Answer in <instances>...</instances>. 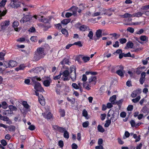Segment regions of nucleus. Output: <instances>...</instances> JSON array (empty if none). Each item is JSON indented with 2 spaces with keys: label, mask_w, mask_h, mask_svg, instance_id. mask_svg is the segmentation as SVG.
Returning a JSON list of instances; mask_svg holds the SVG:
<instances>
[{
  "label": "nucleus",
  "mask_w": 149,
  "mask_h": 149,
  "mask_svg": "<svg viewBox=\"0 0 149 149\" xmlns=\"http://www.w3.org/2000/svg\"><path fill=\"white\" fill-rule=\"evenodd\" d=\"M1 144L4 146H6L7 144L6 141L4 139L2 140L1 141Z\"/></svg>",
  "instance_id": "58"
},
{
  "label": "nucleus",
  "mask_w": 149,
  "mask_h": 149,
  "mask_svg": "<svg viewBox=\"0 0 149 149\" xmlns=\"http://www.w3.org/2000/svg\"><path fill=\"white\" fill-rule=\"evenodd\" d=\"M61 75L62 73H60L58 75L54 77L53 78L54 79V80H57L59 79L60 78Z\"/></svg>",
  "instance_id": "59"
},
{
  "label": "nucleus",
  "mask_w": 149,
  "mask_h": 149,
  "mask_svg": "<svg viewBox=\"0 0 149 149\" xmlns=\"http://www.w3.org/2000/svg\"><path fill=\"white\" fill-rule=\"evenodd\" d=\"M32 17L31 16L27 15L23 17L20 20V22L23 23L29 21L31 18Z\"/></svg>",
  "instance_id": "13"
},
{
  "label": "nucleus",
  "mask_w": 149,
  "mask_h": 149,
  "mask_svg": "<svg viewBox=\"0 0 149 149\" xmlns=\"http://www.w3.org/2000/svg\"><path fill=\"white\" fill-rule=\"evenodd\" d=\"M55 25L56 29H60L62 28V26L60 24H56Z\"/></svg>",
  "instance_id": "60"
},
{
  "label": "nucleus",
  "mask_w": 149,
  "mask_h": 149,
  "mask_svg": "<svg viewBox=\"0 0 149 149\" xmlns=\"http://www.w3.org/2000/svg\"><path fill=\"white\" fill-rule=\"evenodd\" d=\"M60 115L62 117H63L65 115V111L64 110L60 109L59 111Z\"/></svg>",
  "instance_id": "55"
},
{
  "label": "nucleus",
  "mask_w": 149,
  "mask_h": 149,
  "mask_svg": "<svg viewBox=\"0 0 149 149\" xmlns=\"http://www.w3.org/2000/svg\"><path fill=\"white\" fill-rule=\"evenodd\" d=\"M25 67V66L24 65H20L19 67L16 68L15 69V70L17 71H18L19 70H23Z\"/></svg>",
  "instance_id": "44"
},
{
  "label": "nucleus",
  "mask_w": 149,
  "mask_h": 149,
  "mask_svg": "<svg viewBox=\"0 0 149 149\" xmlns=\"http://www.w3.org/2000/svg\"><path fill=\"white\" fill-rule=\"evenodd\" d=\"M102 30L99 29L97 30L96 32L95 35L97 38V39H99L102 36Z\"/></svg>",
  "instance_id": "20"
},
{
  "label": "nucleus",
  "mask_w": 149,
  "mask_h": 149,
  "mask_svg": "<svg viewBox=\"0 0 149 149\" xmlns=\"http://www.w3.org/2000/svg\"><path fill=\"white\" fill-rule=\"evenodd\" d=\"M119 46V42L118 41L115 42V44L113 45V47H118Z\"/></svg>",
  "instance_id": "62"
},
{
  "label": "nucleus",
  "mask_w": 149,
  "mask_h": 149,
  "mask_svg": "<svg viewBox=\"0 0 149 149\" xmlns=\"http://www.w3.org/2000/svg\"><path fill=\"white\" fill-rule=\"evenodd\" d=\"M116 95H113L110 98L109 100V101L113 104V103L115 102V101L116 100Z\"/></svg>",
  "instance_id": "24"
},
{
  "label": "nucleus",
  "mask_w": 149,
  "mask_h": 149,
  "mask_svg": "<svg viewBox=\"0 0 149 149\" xmlns=\"http://www.w3.org/2000/svg\"><path fill=\"white\" fill-rule=\"evenodd\" d=\"M8 130L10 132H14L15 130V127L13 125H10L8 126Z\"/></svg>",
  "instance_id": "25"
},
{
  "label": "nucleus",
  "mask_w": 149,
  "mask_h": 149,
  "mask_svg": "<svg viewBox=\"0 0 149 149\" xmlns=\"http://www.w3.org/2000/svg\"><path fill=\"white\" fill-rule=\"evenodd\" d=\"M63 136L64 138L68 139L69 138V134L68 132L66 130H65Z\"/></svg>",
  "instance_id": "42"
},
{
  "label": "nucleus",
  "mask_w": 149,
  "mask_h": 149,
  "mask_svg": "<svg viewBox=\"0 0 149 149\" xmlns=\"http://www.w3.org/2000/svg\"><path fill=\"white\" fill-rule=\"evenodd\" d=\"M96 79L97 78L95 76H92L88 79V82L91 84L92 83L93 85H95L96 84Z\"/></svg>",
  "instance_id": "12"
},
{
  "label": "nucleus",
  "mask_w": 149,
  "mask_h": 149,
  "mask_svg": "<svg viewBox=\"0 0 149 149\" xmlns=\"http://www.w3.org/2000/svg\"><path fill=\"white\" fill-rule=\"evenodd\" d=\"M61 32L62 33L65 35L66 36H67L68 35V32L67 30L65 29H61Z\"/></svg>",
  "instance_id": "41"
},
{
  "label": "nucleus",
  "mask_w": 149,
  "mask_h": 149,
  "mask_svg": "<svg viewBox=\"0 0 149 149\" xmlns=\"http://www.w3.org/2000/svg\"><path fill=\"white\" fill-rule=\"evenodd\" d=\"M93 33L92 31V30L91 29L88 35V36L89 38L90 39H93Z\"/></svg>",
  "instance_id": "30"
},
{
  "label": "nucleus",
  "mask_w": 149,
  "mask_h": 149,
  "mask_svg": "<svg viewBox=\"0 0 149 149\" xmlns=\"http://www.w3.org/2000/svg\"><path fill=\"white\" fill-rule=\"evenodd\" d=\"M9 108L10 110H12V111H16L17 109L16 107L12 105H9Z\"/></svg>",
  "instance_id": "38"
},
{
  "label": "nucleus",
  "mask_w": 149,
  "mask_h": 149,
  "mask_svg": "<svg viewBox=\"0 0 149 149\" xmlns=\"http://www.w3.org/2000/svg\"><path fill=\"white\" fill-rule=\"evenodd\" d=\"M119 116V112L118 111H115L113 116H111L110 120H111L113 122H115L118 118Z\"/></svg>",
  "instance_id": "10"
},
{
  "label": "nucleus",
  "mask_w": 149,
  "mask_h": 149,
  "mask_svg": "<svg viewBox=\"0 0 149 149\" xmlns=\"http://www.w3.org/2000/svg\"><path fill=\"white\" fill-rule=\"evenodd\" d=\"M82 59L85 63H86L90 60V58L89 57L84 56L82 57Z\"/></svg>",
  "instance_id": "35"
},
{
  "label": "nucleus",
  "mask_w": 149,
  "mask_h": 149,
  "mask_svg": "<svg viewBox=\"0 0 149 149\" xmlns=\"http://www.w3.org/2000/svg\"><path fill=\"white\" fill-rule=\"evenodd\" d=\"M17 65V63L15 61L11 60L9 62L10 67H13L16 66Z\"/></svg>",
  "instance_id": "22"
},
{
  "label": "nucleus",
  "mask_w": 149,
  "mask_h": 149,
  "mask_svg": "<svg viewBox=\"0 0 149 149\" xmlns=\"http://www.w3.org/2000/svg\"><path fill=\"white\" fill-rule=\"evenodd\" d=\"M119 40L120 43L122 44L126 43L127 41L126 39L125 38H120Z\"/></svg>",
  "instance_id": "47"
},
{
  "label": "nucleus",
  "mask_w": 149,
  "mask_h": 149,
  "mask_svg": "<svg viewBox=\"0 0 149 149\" xmlns=\"http://www.w3.org/2000/svg\"><path fill=\"white\" fill-rule=\"evenodd\" d=\"M133 17V14L131 15L128 13H125L123 15V17L124 18L130 17Z\"/></svg>",
  "instance_id": "39"
},
{
  "label": "nucleus",
  "mask_w": 149,
  "mask_h": 149,
  "mask_svg": "<svg viewBox=\"0 0 149 149\" xmlns=\"http://www.w3.org/2000/svg\"><path fill=\"white\" fill-rule=\"evenodd\" d=\"M2 107L4 109L7 108L8 107L7 103L5 101L2 102Z\"/></svg>",
  "instance_id": "43"
},
{
  "label": "nucleus",
  "mask_w": 149,
  "mask_h": 149,
  "mask_svg": "<svg viewBox=\"0 0 149 149\" xmlns=\"http://www.w3.org/2000/svg\"><path fill=\"white\" fill-rule=\"evenodd\" d=\"M19 25V23L18 21H15L13 22V27L14 28L15 30L16 31L18 32L20 29V28L17 27Z\"/></svg>",
  "instance_id": "15"
},
{
  "label": "nucleus",
  "mask_w": 149,
  "mask_h": 149,
  "mask_svg": "<svg viewBox=\"0 0 149 149\" xmlns=\"http://www.w3.org/2000/svg\"><path fill=\"white\" fill-rule=\"evenodd\" d=\"M11 0V2L10 4V6L12 7H15V5H14V2H16L17 0Z\"/></svg>",
  "instance_id": "51"
},
{
  "label": "nucleus",
  "mask_w": 149,
  "mask_h": 149,
  "mask_svg": "<svg viewBox=\"0 0 149 149\" xmlns=\"http://www.w3.org/2000/svg\"><path fill=\"white\" fill-rule=\"evenodd\" d=\"M133 44L131 42H127L126 44V46L128 48H132L133 47Z\"/></svg>",
  "instance_id": "34"
},
{
  "label": "nucleus",
  "mask_w": 149,
  "mask_h": 149,
  "mask_svg": "<svg viewBox=\"0 0 149 149\" xmlns=\"http://www.w3.org/2000/svg\"><path fill=\"white\" fill-rule=\"evenodd\" d=\"M14 5L15 7H12L13 8H17L18 7H19L20 6V3L19 2V0H17V1L16 2H14Z\"/></svg>",
  "instance_id": "32"
},
{
  "label": "nucleus",
  "mask_w": 149,
  "mask_h": 149,
  "mask_svg": "<svg viewBox=\"0 0 149 149\" xmlns=\"http://www.w3.org/2000/svg\"><path fill=\"white\" fill-rule=\"evenodd\" d=\"M35 79H36L37 81H40L41 79L40 77H38L37 76H35L33 77L32 79V81H34Z\"/></svg>",
  "instance_id": "57"
},
{
  "label": "nucleus",
  "mask_w": 149,
  "mask_h": 149,
  "mask_svg": "<svg viewBox=\"0 0 149 149\" xmlns=\"http://www.w3.org/2000/svg\"><path fill=\"white\" fill-rule=\"evenodd\" d=\"M111 123V120L110 119H108L106 120V123L105 124L104 126L105 127H108L109 126Z\"/></svg>",
  "instance_id": "40"
},
{
  "label": "nucleus",
  "mask_w": 149,
  "mask_h": 149,
  "mask_svg": "<svg viewBox=\"0 0 149 149\" xmlns=\"http://www.w3.org/2000/svg\"><path fill=\"white\" fill-rule=\"evenodd\" d=\"M72 86L73 88L76 89L79 88V87L76 83H73L72 84Z\"/></svg>",
  "instance_id": "53"
},
{
  "label": "nucleus",
  "mask_w": 149,
  "mask_h": 149,
  "mask_svg": "<svg viewBox=\"0 0 149 149\" xmlns=\"http://www.w3.org/2000/svg\"><path fill=\"white\" fill-rule=\"evenodd\" d=\"M115 111L114 110L112 109H110L108 113V117L107 119H109V117H110L111 116H113V114L114 113Z\"/></svg>",
  "instance_id": "23"
},
{
  "label": "nucleus",
  "mask_w": 149,
  "mask_h": 149,
  "mask_svg": "<svg viewBox=\"0 0 149 149\" xmlns=\"http://www.w3.org/2000/svg\"><path fill=\"white\" fill-rule=\"evenodd\" d=\"M42 115L44 117L47 119H50L52 117V114L51 113H48V114H47L46 115L45 113H42Z\"/></svg>",
  "instance_id": "21"
},
{
  "label": "nucleus",
  "mask_w": 149,
  "mask_h": 149,
  "mask_svg": "<svg viewBox=\"0 0 149 149\" xmlns=\"http://www.w3.org/2000/svg\"><path fill=\"white\" fill-rule=\"evenodd\" d=\"M45 55L44 48L41 47L38 48L35 52L33 59L35 61H37L43 57Z\"/></svg>",
  "instance_id": "1"
},
{
  "label": "nucleus",
  "mask_w": 149,
  "mask_h": 149,
  "mask_svg": "<svg viewBox=\"0 0 149 149\" xmlns=\"http://www.w3.org/2000/svg\"><path fill=\"white\" fill-rule=\"evenodd\" d=\"M69 62V60L68 59L64 58L61 61L60 63L62 65V67L63 68L67 69V68L65 67V65H69L68 62Z\"/></svg>",
  "instance_id": "16"
},
{
  "label": "nucleus",
  "mask_w": 149,
  "mask_h": 149,
  "mask_svg": "<svg viewBox=\"0 0 149 149\" xmlns=\"http://www.w3.org/2000/svg\"><path fill=\"white\" fill-rule=\"evenodd\" d=\"M50 82L48 80H46L44 81L43 82V84L46 87H48L49 86Z\"/></svg>",
  "instance_id": "33"
},
{
  "label": "nucleus",
  "mask_w": 149,
  "mask_h": 149,
  "mask_svg": "<svg viewBox=\"0 0 149 149\" xmlns=\"http://www.w3.org/2000/svg\"><path fill=\"white\" fill-rule=\"evenodd\" d=\"M148 39V37L145 36H140V39L143 41H145L146 39Z\"/></svg>",
  "instance_id": "45"
},
{
  "label": "nucleus",
  "mask_w": 149,
  "mask_h": 149,
  "mask_svg": "<svg viewBox=\"0 0 149 149\" xmlns=\"http://www.w3.org/2000/svg\"><path fill=\"white\" fill-rule=\"evenodd\" d=\"M30 40L34 42H36L37 41V37L34 36H32L30 38Z\"/></svg>",
  "instance_id": "54"
},
{
  "label": "nucleus",
  "mask_w": 149,
  "mask_h": 149,
  "mask_svg": "<svg viewBox=\"0 0 149 149\" xmlns=\"http://www.w3.org/2000/svg\"><path fill=\"white\" fill-rule=\"evenodd\" d=\"M89 124V122L86 121L82 123V126L84 127H87L88 126Z\"/></svg>",
  "instance_id": "49"
},
{
  "label": "nucleus",
  "mask_w": 149,
  "mask_h": 149,
  "mask_svg": "<svg viewBox=\"0 0 149 149\" xmlns=\"http://www.w3.org/2000/svg\"><path fill=\"white\" fill-rule=\"evenodd\" d=\"M44 69L42 67H37L33 70H32L31 71L33 72L38 74H41V73L43 72Z\"/></svg>",
  "instance_id": "8"
},
{
  "label": "nucleus",
  "mask_w": 149,
  "mask_h": 149,
  "mask_svg": "<svg viewBox=\"0 0 149 149\" xmlns=\"http://www.w3.org/2000/svg\"><path fill=\"white\" fill-rule=\"evenodd\" d=\"M123 102V99H121L119 100L118 101L115 102V103H113V104H117L118 105H119L121 104H122Z\"/></svg>",
  "instance_id": "52"
},
{
  "label": "nucleus",
  "mask_w": 149,
  "mask_h": 149,
  "mask_svg": "<svg viewBox=\"0 0 149 149\" xmlns=\"http://www.w3.org/2000/svg\"><path fill=\"white\" fill-rule=\"evenodd\" d=\"M22 105L24 106V108L21 110V111L22 113H26L28 111H30V106L26 101H23L22 102Z\"/></svg>",
  "instance_id": "5"
},
{
  "label": "nucleus",
  "mask_w": 149,
  "mask_h": 149,
  "mask_svg": "<svg viewBox=\"0 0 149 149\" xmlns=\"http://www.w3.org/2000/svg\"><path fill=\"white\" fill-rule=\"evenodd\" d=\"M70 74V72L68 70H65L62 73L63 76L61 77V79L64 81H68L69 80V76Z\"/></svg>",
  "instance_id": "6"
},
{
  "label": "nucleus",
  "mask_w": 149,
  "mask_h": 149,
  "mask_svg": "<svg viewBox=\"0 0 149 149\" xmlns=\"http://www.w3.org/2000/svg\"><path fill=\"white\" fill-rule=\"evenodd\" d=\"M97 130L99 132L102 133L104 132L105 131L104 129L100 125H98L97 126Z\"/></svg>",
  "instance_id": "29"
},
{
  "label": "nucleus",
  "mask_w": 149,
  "mask_h": 149,
  "mask_svg": "<svg viewBox=\"0 0 149 149\" xmlns=\"http://www.w3.org/2000/svg\"><path fill=\"white\" fill-rule=\"evenodd\" d=\"M79 29L80 31H90L91 30V29L88 26L85 25H83L80 26L79 27Z\"/></svg>",
  "instance_id": "17"
},
{
  "label": "nucleus",
  "mask_w": 149,
  "mask_h": 149,
  "mask_svg": "<svg viewBox=\"0 0 149 149\" xmlns=\"http://www.w3.org/2000/svg\"><path fill=\"white\" fill-rule=\"evenodd\" d=\"M6 2V0H3L0 3V17L4 16L6 13V10H5L4 7Z\"/></svg>",
  "instance_id": "3"
},
{
  "label": "nucleus",
  "mask_w": 149,
  "mask_h": 149,
  "mask_svg": "<svg viewBox=\"0 0 149 149\" xmlns=\"http://www.w3.org/2000/svg\"><path fill=\"white\" fill-rule=\"evenodd\" d=\"M127 31L132 33L134 31V29L132 27H129L127 28Z\"/></svg>",
  "instance_id": "50"
},
{
  "label": "nucleus",
  "mask_w": 149,
  "mask_h": 149,
  "mask_svg": "<svg viewBox=\"0 0 149 149\" xmlns=\"http://www.w3.org/2000/svg\"><path fill=\"white\" fill-rule=\"evenodd\" d=\"M143 13H141V12H138L136 13H135L133 14V17H139L142 16Z\"/></svg>",
  "instance_id": "26"
},
{
  "label": "nucleus",
  "mask_w": 149,
  "mask_h": 149,
  "mask_svg": "<svg viewBox=\"0 0 149 149\" xmlns=\"http://www.w3.org/2000/svg\"><path fill=\"white\" fill-rule=\"evenodd\" d=\"M73 45H77L80 47H81L82 46V45L81 44V41H79L77 42H74L73 44Z\"/></svg>",
  "instance_id": "48"
},
{
  "label": "nucleus",
  "mask_w": 149,
  "mask_h": 149,
  "mask_svg": "<svg viewBox=\"0 0 149 149\" xmlns=\"http://www.w3.org/2000/svg\"><path fill=\"white\" fill-rule=\"evenodd\" d=\"M78 9V7H72V10L73 12V13L72 14L75 15L76 14L77 12Z\"/></svg>",
  "instance_id": "37"
},
{
  "label": "nucleus",
  "mask_w": 149,
  "mask_h": 149,
  "mask_svg": "<svg viewBox=\"0 0 149 149\" xmlns=\"http://www.w3.org/2000/svg\"><path fill=\"white\" fill-rule=\"evenodd\" d=\"M67 99L68 101L70 102L72 104H74L75 102L74 99L72 98V99H70L69 98L67 97Z\"/></svg>",
  "instance_id": "56"
},
{
  "label": "nucleus",
  "mask_w": 149,
  "mask_h": 149,
  "mask_svg": "<svg viewBox=\"0 0 149 149\" xmlns=\"http://www.w3.org/2000/svg\"><path fill=\"white\" fill-rule=\"evenodd\" d=\"M82 114L83 116H84L86 119L88 118V113L87 111L85 109H84L83 111Z\"/></svg>",
  "instance_id": "31"
},
{
  "label": "nucleus",
  "mask_w": 149,
  "mask_h": 149,
  "mask_svg": "<svg viewBox=\"0 0 149 149\" xmlns=\"http://www.w3.org/2000/svg\"><path fill=\"white\" fill-rule=\"evenodd\" d=\"M34 84V88L37 91H44V89L41 87L40 84L39 82L35 81Z\"/></svg>",
  "instance_id": "7"
},
{
  "label": "nucleus",
  "mask_w": 149,
  "mask_h": 149,
  "mask_svg": "<svg viewBox=\"0 0 149 149\" xmlns=\"http://www.w3.org/2000/svg\"><path fill=\"white\" fill-rule=\"evenodd\" d=\"M140 98L141 97L140 96H138L136 98L132 99V101L133 102L136 103L137 102L139 101Z\"/></svg>",
  "instance_id": "36"
},
{
  "label": "nucleus",
  "mask_w": 149,
  "mask_h": 149,
  "mask_svg": "<svg viewBox=\"0 0 149 149\" xmlns=\"http://www.w3.org/2000/svg\"><path fill=\"white\" fill-rule=\"evenodd\" d=\"M49 19L46 18L43 16L41 17L40 19H39V21L40 22H44L45 23H48L51 21V20L53 18L52 16H50L49 17Z\"/></svg>",
  "instance_id": "9"
},
{
  "label": "nucleus",
  "mask_w": 149,
  "mask_h": 149,
  "mask_svg": "<svg viewBox=\"0 0 149 149\" xmlns=\"http://www.w3.org/2000/svg\"><path fill=\"white\" fill-rule=\"evenodd\" d=\"M123 66H121V68L120 70H118L116 72V73L121 77H123L124 76V73L123 72Z\"/></svg>",
  "instance_id": "18"
},
{
  "label": "nucleus",
  "mask_w": 149,
  "mask_h": 149,
  "mask_svg": "<svg viewBox=\"0 0 149 149\" xmlns=\"http://www.w3.org/2000/svg\"><path fill=\"white\" fill-rule=\"evenodd\" d=\"M6 54V53L4 52H0V60L2 61L4 59V56Z\"/></svg>",
  "instance_id": "27"
},
{
  "label": "nucleus",
  "mask_w": 149,
  "mask_h": 149,
  "mask_svg": "<svg viewBox=\"0 0 149 149\" xmlns=\"http://www.w3.org/2000/svg\"><path fill=\"white\" fill-rule=\"evenodd\" d=\"M101 14L100 12H95L94 13H92V16L94 17H96L100 15Z\"/></svg>",
  "instance_id": "46"
},
{
  "label": "nucleus",
  "mask_w": 149,
  "mask_h": 149,
  "mask_svg": "<svg viewBox=\"0 0 149 149\" xmlns=\"http://www.w3.org/2000/svg\"><path fill=\"white\" fill-rule=\"evenodd\" d=\"M76 69L75 66L74 65L72 66L70 68V77L73 81H75L76 79Z\"/></svg>",
  "instance_id": "2"
},
{
  "label": "nucleus",
  "mask_w": 149,
  "mask_h": 149,
  "mask_svg": "<svg viewBox=\"0 0 149 149\" xmlns=\"http://www.w3.org/2000/svg\"><path fill=\"white\" fill-rule=\"evenodd\" d=\"M53 127L54 130L58 131L61 133L64 132L66 130L64 128L59 127L56 125H53Z\"/></svg>",
  "instance_id": "11"
},
{
  "label": "nucleus",
  "mask_w": 149,
  "mask_h": 149,
  "mask_svg": "<svg viewBox=\"0 0 149 149\" xmlns=\"http://www.w3.org/2000/svg\"><path fill=\"white\" fill-rule=\"evenodd\" d=\"M10 21L9 20H5L0 24L1 28L0 29V32H4L7 29L8 26L9 25Z\"/></svg>",
  "instance_id": "4"
},
{
  "label": "nucleus",
  "mask_w": 149,
  "mask_h": 149,
  "mask_svg": "<svg viewBox=\"0 0 149 149\" xmlns=\"http://www.w3.org/2000/svg\"><path fill=\"white\" fill-rule=\"evenodd\" d=\"M1 120H3L4 121H6L7 123L10 124H11L12 122L9 118L6 116H3L1 118Z\"/></svg>",
  "instance_id": "19"
},
{
  "label": "nucleus",
  "mask_w": 149,
  "mask_h": 149,
  "mask_svg": "<svg viewBox=\"0 0 149 149\" xmlns=\"http://www.w3.org/2000/svg\"><path fill=\"white\" fill-rule=\"evenodd\" d=\"M70 21V20L69 19H65L61 21V23L62 24L66 25Z\"/></svg>",
  "instance_id": "28"
},
{
  "label": "nucleus",
  "mask_w": 149,
  "mask_h": 149,
  "mask_svg": "<svg viewBox=\"0 0 149 149\" xmlns=\"http://www.w3.org/2000/svg\"><path fill=\"white\" fill-rule=\"evenodd\" d=\"M35 127L34 125H30L28 129L31 130H33L35 129Z\"/></svg>",
  "instance_id": "64"
},
{
  "label": "nucleus",
  "mask_w": 149,
  "mask_h": 149,
  "mask_svg": "<svg viewBox=\"0 0 149 149\" xmlns=\"http://www.w3.org/2000/svg\"><path fill=\"white\" fill-rule=\"evenodd\" d=\"M130 123L132 127H134L135 126L136 124L135 121L134 120H132L130 122Z\"/></svg>",
  "instance_id": "61"
},
{
  "label": "nucleus",
  "mask_w": 149,
  "mask_h": 149,
  "mask_svg": "<svg viewBox=\"0 0 149 149\" xmlns=\"http://www.w3.org/2000/svg\"><path fill=\"white\" fill-rule=\"evenodd\" d=\"M141 93V89H138L137 90L133 91L131 95V96L132 97H135L138 95L140 94Z\"/></svg>",
  "instance_id": "14"
},
{
  "label": "nucleus",
  "mask_w": 149,
  "mask_h": 149,
  "mask_svg": "<svg viewBox=\"0 0 149 149\" xmlns=\"http://www.w3.org/2000/svg\"><path fill=\"white\" fill-rule=\"evenodd\" d=\"M3 63L4 66L6 68L10 67L9 62L8 63L7 61H5Z\"/></svg>",
  "instance_id": "63"
}]
</instances>
